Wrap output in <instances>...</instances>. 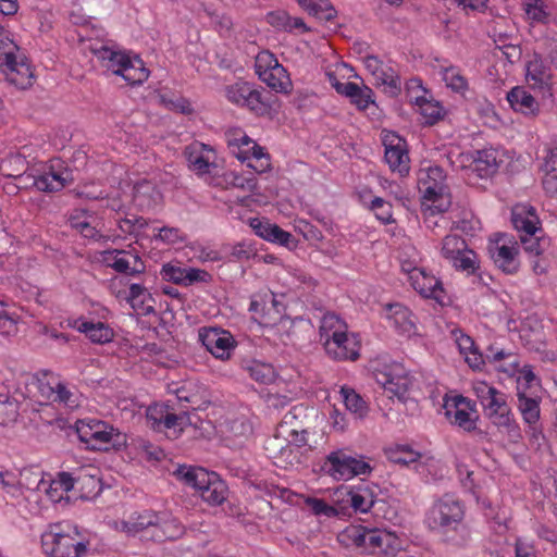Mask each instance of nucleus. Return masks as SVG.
<instances>
[{
	"instance_id": "nucleus-1",
	"label": "nucleus",
	"mask_w": 557,
	"mask_h": 557,
	"mask_svg": "<svg viewBox=\"0 0 557 557\" xmlns=\"http://www.w3.org/2000/svg\"><path fill=\"white\" fill-rule=\"evenodd\" d=\"M122 531L135 535L140 533L153 542L175 541L185 533L184 524L165 511L134 512L121 522Z\"/></svg>"
},
{
	"instance_id": "nucleus-2",
	"label": "nucleus",
	"mask_w": 557,
	"mask_h": 557,
	"mask_svg": "<svg viewBox=\"0 0 557 557\" xmlns=\"http://www.w3.org/2000/svg\"><path fill=\"white\" fill-rule=\"evenodd\" d=\"M88 545L86 535L70 522L50 524L41 534L42 550L49 557H82Z\"/></svg>"
},
{
	"instance_id": "nucleus-3",
	"label": "nucleus",
	"mask_w": 557,
	"mask_h": 557,
	"mask_svg": "<svg viewBox=\"0 0 557 557\" xmlns=\"http://www.w3.org/2000/svg\"><path fill=\"white\" fill-rule=\"evenodd\" d=\"M338 540L345 545H354L364 553L396 555L401 542L395 533L381 529H369L361 524L347 527Z\"/></svg>"
},
{
	"instance_id": "nucleus-4",
	"label": "nucleus",
	"mask_w": 557,
	"mask_h": 557,
	"mask_svg": "<svg viewBox=\"0 0 557 557\" xmlns=\"http://www.w3.org/2000/svg\"><path fill=\"white\" fill-rule=\"evenodd\" d=\"M95 54L102 67L121 76L131 86L141 85L150 75V71L138 55L107 46L97 49Z\"/></svg>"
},
{
	"instance_id": "nucleus-5",
	"label": "nucleus",
	"mask_w": 557,
	"mask_h": 557,
	"mask_svg": "<svg viewBox=\"0 0 557 557\" xmlns=\"http://www.w3.org/2000/svg\"><path fill=\"white\" fill-rule=\"evenodd\" d=\"M174 474L184 484L199 492L203 502L211 506L222 505L228 496V486L215 472L201 467L180 466Z\"/></svg>"
},
{
	"instance_id": "nucleus-6",
	"label": "nucleus",
	"mask_w": 557,
	"mask_h": 557,
	"mask_svg": "<svg viewBox=\"0 0 557 557\" xmlns=\"http://www.w3.org/2000/svg\"><path fill=\"white\" fill-rule=\"evenodd\" d=\"M447 175L443 168L430 165L418 172V189L421 194V206H433L440 210H448L451 195L446 183Z\"/></svg>"
},
{
	"instance_id": "nucleus-7",
	"label": "nucleus",
	"mask_w": 557,
	"mask_h": 557,
	"mask_svg": "<svg viewBox=\"0 0 557 557\" xmlns=\"http://www.w3.org/2000/svg\"><path fill=\"white\" fill-rule=\"evenodd\" d=\"M225 140L231 153L257 173L270 169V156L264 148L252 140L240 127H232L225 132Z\"/></svg>"
},
{
	"instance_id": "nucleus-8",
	"label": "nucleus",
	"mask_w": 557,
	"mask_h": 557,
	"mask_svg": "<svg viewBox=\"0 0 557 557\" xmlns=\"http://www.w3.org/2000/svg\"><path fill=\"white\" fill-rule=\"evenodd\" d=\"M463 505L454 495L445 494L437 499L428 513V523L431 529L448 531H466L462 520Z\"/></svg>"
},
{
	"instance_id": "nucleus-9",
	"label": "nucleus",
	"mask_w": 557,
	"mask_h": 557,
	"mask_svg": "<svg viewBox=\"0 0 557 557\" xmlns=\"http://www.w3.org/2000/svg\"><path fill=\"white\" fill-rule=\"evenodd\" d=\"M297 407L285 413L277 426V435L270 441L267 450L271 451L278 448L277 453H271V457L284 456L286 451H292V445L302 447L308 444V432L299 425L297 420Z\"/></svg>"
},
{
	"instance_id": "nucleus-10",
	"label": "nucleus",
	"mask_w": 557,
	"mask_h": 557,
	"mask_svg": "<svg viewBox=\"0 0 557 557\" xmlns=\"http://www.w3.org/2000/svg\"><path fill=\"white\" fill-rule=\"evenodd\" d=\"M441 256L456 270L473 275L480 268L478 255L459 235H446L441 244Z\"/></svg>"
},
{
	"instance_id": "nucleus-11",
	"label": "nucleus",
	"mask_w": 557,
	"mask_h": 557,
	"mask_svg": "<svg viewBox=\"0 0 557 557\" xmlns=\"http://www.w3.org/2000/svg\"><path fill=\"white\" fill-rule=\"evenodd\" d=\"M76 432L81 442L92 450H107L115 445L120 432L109 423L96 419H83L76 423Z\"/></svg>"
},
{
	"instance_id": "nucleus-12",
	"label": "nucleus",
	"mask_w": 557,
	"mask_h": 557,
	"mask_svg": "<svg viewBox=\"0 0 557 557\" xmlns=\"http://www.w3.org/2000/svg\"><path fill=\"white\" fill-rule=\"evenodd\" d=\"M256 73L270 88L278 92H288L292 81L285 67L269 50L260 51L255 61Z\"/></svg>"
},
{
	"instance_id": "nucleus-13",
	"label": "nucleus",
	"mask_w": 557,
	"mask_h": 557,
	"mask_svg": "<svg viewBox=\"0 0 557 557\" xmlns=\"http://www.w3.org/2000/svg\"><path fill=\"white\" fill-rule=\"evenodd\" d=\"M373 375L377 384L398 398H403L413 385L409 371L396 361L380 363Z\"/></svg>"
},
{
	"instance_id": "nucleus-14",
	"label": "nucleus",
	"mask_w": 557,
	"mask_h": 557,
	"mask_svg": "<svg viewBox=\"0 0 557 557\" xmlns=\"http://www.w3.org/2000/svg\"><path fill=\"white\" fill-rule=\"evenodd\" d=\"M519 244L508 234H496L488 245V252L494 264L505 274H516L520 267Z\"/></svg>"
},
{
	"instance_id": "nucleus-15",
	"label": "nucleus",
	"mask_w": 557,
	"mask_h": 557,
	"mask_svg": "<svg viewBox=\"0 0 557 557\" xmlns=\"http://www.w3.org/2000/svg\"><path fill=\"white\" fill-rule=\"evenodd\" d=\"M225 97L233 104L245 108L257 115L269 112L270 106L264 100L262 92L253 84L237 81L225 87Z\"/></svg>"
},
{
	"instance_id": "nucleus-16",
	"label": "nucleus",
	"mask_w": 557,
	"mask_h": 557,
	"mask_svg": "<svg viewBox=\"0 0 557 557\" xmlns=\"http://www.w3.org/2000/svg\"><path fill=\"white\" fill-rule=\"evenodd\" d=\"M324 468L335 480H349L371 471V467L367 461L352 457L344 450L332 451L326 457Z\"/></svg>"
},
{
	"instance_id": "nucleus-17",
	"label": "nucleus",
	"mask_w": 557,
	"mask_h": 557,
	"mask_svg": "<svg viewBox=\"0 0 557 557\" xmlns=\"http://www.w3.org/2000/svg\"><path fill=\"white\" fill-rule=\"evenodd\" d=\"M199 341L206 349L222 361L231 359L237 342L231 332L221 327H201L198 332Z\"/></svg>"
},
{
	"instance_id": "nucleus-18",
	"label": "nucleus",
	"mask_w": 557,
	"mask_h": 557,
	"mask_svg": "<svg viewBox=\"0 0 557 557\" xmlns=\"http://www.w3.org/2000/svg\"><path fill=\"white\" fill-rule=\"evenodd\" d=\"M446 417L451 424L457 425L465 432L476 430L479 413L475 403L468 397L458 395L446 403Z\"/></svg>"
},
{
	"instance_id": "nucleus-19",
	"label": "nucleus",
	"mask_w": 557,
	"mask_h": 557,
	"mask_svg": "<svg viewBox=\"0 0 557 557\" xmlns=\"http://www.w3.org/2000/svg\"><path fill=\"white\" fill-rule=\"evenodd\" d=\"M525 82L535 92L552 96L554 74L550 64L534 53L525 63Z\"/></svg>"
},
{
	"instance_id": "nucleus-20",
	"label": "nucleus",
	"mask_w": 557,
	"mask_h": 557,
	"mask_svg": "<svg viewBox=\"0 0 557 557\" xmlns=\"http://www.w3.org/2000/svg\"><path fill=\"white\" fill-rule=\"evenodd\" d=\"M385 147L384 159L392 172L404 177L410 171V157L407 141L395 133H387L383 137Z\"/></svg>"
},
{
	"instance_id": "nucleus-21",
	"label": "nucleus",
	"mask_w": 557,
	"mask_h": 557,
	"mask_svg": "<svg viewBox=\"0 0 557 557\" xmlns=\"http://www.w3.org/2000/svg\"><path fill=\"white\" fill-rule=\"evenodd\" d=\"M472 389L482 406L484 416L487 419H491L510 408L507 395L484 381L474 382Z\"/></svg>"
},
{
	"instance_id": "nucleus-22",
	"label": "nucleus",
	"mask_w": 557,
	"mask_h": 557,
	"mask_svg": "<svg viewBox=\"0 0 557 557\" xmlns=\"http://www.w3.org/2000/svg\"><path fill=\"white\" fill-rule=\"evenodd\" d=\"M102 261L115 272L135 276L146 269L139 255L132 250L111 249L102 252Z\"/></svg>"
},
{
	"instance_id": "nucleus-23",
	"label": "nucleus",
	"mask_w": 557,
	"mask_h": 557,
	"mask_svg": "<svg viewBox=\"0 0 557 557\" xmlns=\"http://www.w3.org/2000/svg\"><path fill=\"white\" fill-rule=\"evenodd\" d=\"M73 181L72 172L60 160L51 161L42 171L37 170V190L57 193Z\"/></svg>"
},
{
	"instance_id": "nucleus-24",
	"label": "nucleus",
	"mask_w": 557,
	"mask_h": 557,
	"mask_svg": "<svg viewBox=\"0 0 557 557\" xmlns=\"http://www.w3.org/2000/svg\"><path fill=\"white\" fill-rule=\"evenodd\" d=\"M184 153L189 169L199 176L211 174L218 168L215 150L209 145L194 141L186 146Z\"/></svg>"
},
{
	"instance_id": "nucleus-25",
	"label": "nucleus",
	"mask_w": 557,
	"mask_h": 557,
	"mask_svg": "<svg viewBox=\"0 0 557 557\" xmlns=\"http://www.w3.org/2000/svg\"><path fill=\"white\" fill-rule=\"evenodd\" d=\"M40 394L48 400L63 404L70 409L79 406V395L71 391L57 375H46L39 384Z\"/></svg>"
},
{
	"instance_id": "nucleus-26",
	"label": "nucleus",
	"mask_w": 557,
	"mask_h": 557,
	"mask_svg": "<svg viewBox=\"0 0 557 557\" xmlns=\"http://www.w3.org/2000/svg\"><path fill=\"white\" fill-rule=\"evenodd\" d=\"M337 343L327 342L323 345L326 355L337 361H355L360 357L361 339L358 333L348 332L336 337Z\"/></svg>"
},
{
	"instance_id": "nucleus-27",
	"label": "nucleus",
	"mask_w": 557,
	"mask_h": 557,
	"mask_svg": "<svg viewBox=\"0 0 557 557\" xmlns=\"http://www.w3.org/2000/svg\"><path fill=\"white\" fill-rule=\"evenodd\" d=\"M345 502L356 512L366 513L375 510V507L381 503L377 499V486L367 482L351 486L346 492Z\"/></svg>"
},
{
	"instance_id": "nucleus-28",
	"label": "nucleus",
	"mask_w": 557,
	"mask_h": 557,
	"mask_svg": "<svg viewBox=\"0 0 557 557\" xmlns=\"http://www.w3.org/2000/svg\"><path fill=\"white\" fill-rule=\"evenodd\" d=\"M385 318L399 335L411 337L417 334L416 317L408 307L389 304L385 308Z\"/></svg>"
},
{
	"instance_id": "nucleus-29",
	"label": "nucleus",
	"mask_w": 557,
	"mask_h": 557,
	"mask_svg": "<svg viewBox=\"0 0 557 557\" xmlns=\"http://www.w3.org/2000/svg\"><path fill=\"white\" fill-rule=\"evenodd\" d=\"M412 288L424 298H431L442 302L445 297V290L442 282L424 268L413 272L408 280Z\"/></svg>"
},
{
	"instance_id": "nucleus-30",
	"label": "nucleus",
	"mask_w": 557,
	"mask_h": 557,
	"mask_svg": "<svg viewBox=\"0 0 557 557\" xmlns=\"http://www.w3.org/2000/svg\"><path fill=\"white\" fill-rule=\"evenodd\" d=\"M7 82L20 89H26L34 84V73L28 59L23 54L9 64L0 66Z\"/></svg>"
},
{
	"instance_id": "nucleus-31",
	"label": "nucleus",
	"mask_w": 557,
	"mask_h": 557,
	"mask_svg": "<svg viewBox=\"0 0 557 557\" xmlns=\"http://www.w3.org/2000/svg\"><path fill=\"white\" fill-rule=\"evenodd\" d=\"M467 160H471L470 166L481 178L492 176L498 171L503 162L500 153L495 148H484L466 156Z\"/></svg>"
},
{
	"instance_id": "nucleus-32",
	"label": "nucleus",
	"mask_w": 557,
	"mask_h": 557,
	"mask_svg": "<svg viewBox=\"0 0 557 557\" xmlns=\"http://www.w3.org/2000/svg\"><path fill=\"white\" fill-rule=\"evenodd\" d=\"M332 86L337 94L349 98L350 102L357 107L358 110H366L370 104H374V92L368 86H359L356 83L347 82L341 83L334 78Z\"/></svg>"
},
{
	"instance_id": "nucleus-33",
	"label": "nucleus",
	"mask_w": 557,
	"mask_h": 557,
	"mask_svg": "<svg viewBox=\"0 0 557 557\" xmlns=\"http://www.w3.org/2000/svg\"><path fill=\"white\" fill-rule=\"evenodd\" d=\"M511 222L520 235L542 233L541 221L535 208L528 205H517L511 212Z\"/></svg>"
},
{
	"instance_id": "nucleus-34",
	"label": "nucleus",
	"mask_w": 557,
	"mask_h": 557,
	"mask_svg": "<svg viewBox=\"0 0 557 557\" xmlns=\"http://www.w3.org/2000/svg\"><path fill=\"white\" fill-rule=\"evenodd\" d=\"M453 336L460 355L465 358L467 364L474 371H480L485 364V358L479 350L473 338L461 330L453 331Z\"/></svg>"
},
{
	"instance_id": "nucleus-35",
	"label": "nucleus",
	"mask_w": 557,
	"mask_h": 557,
	"mask_svg": "<svg viewBox=\"0 0 557 557\" xmlns=\"http://www.w3.org/2000/svg\"><path fill=\"white\" fill-rule=\"evenodd\" d=\"M348 332L346 321L337 313L327 311L322 315L319 325V341L322 346L331 341L337 343L336 337H341Z\"/></svg>"
},
{
	"instance_id": "nucleus-36",
	"label": "nucleus",
	"mask_w": 557,
	"mask_h": 557,
	"mask_svg": "<svg viewBox=\"0 0 557 557\" xmlns=\"http://www.w3.org/2000/svg\"><path fill=\"white\" fill-rule=\"evenodd\" d=\"M517 399L518 410L523 422L528 424L531 430L536 431L541 417V397L535 394V392L524 393L523 389H521L520 393H517Z\"/></svg>"
},
{
	"instance_id": "nucleus-37",
	"label": "nucleus",
	"mask_w": 557,
	"mask_h": 557,
	"mask_svg": "<svg viewBox=\"0 0 557 557\" xmlns=\"http://www.w3.org/2000/svg\"><path fill=\"white\" fill-rule=\"evenodd\" d=\"M506 98L515 111L524 115H536L540 112L539 102L523 86L511 88Z\"/></svg>"
},
{
	"instance_id": "nucleus-38",
	"label": "nucleus",
	"mask_w": 557,
	"mask_h": 557,
	"mask_svg": "<svg viewBox=\"0 0 557 557\" xmlns=\"http://www.w3.org/2000/svg\"><path fill=\"white\" fill-rule=\"evenodd\" d=\"M359 199L361 203L372 211L375 218L383 224H391L394 222L393 206L391 202L381 197L372 196L371 191L368 189L359 193Z\"/></svg>"
},
{
	"instance_id": "nucleus-39",
	"label": "nucleus",
	"mask_w": 557,
	"mask_h": 557,
	"mask_svg": "<svg viewBox=\"0 0 557 557\" xmlns=\"http://www.w3.org/2000/svg\"><path fill=\"white\" fill-rule=\"evenodd\" d=\"M74 327L95 344H106L114 337V331L103 322L77 320Z\"/></svg>"
},
{
	"instance_id": "nucleus-40",
	"label": "nucleus",
	"mask_w": 557,
	"mask_h": 557,
	"mask_svg": "<svg viewBox=\"0 0 557 557\" xmlns=\"http://www.w3.org/2000/svg\"><path fill=\"white\" fill-rule=\"evenodd\" d=\"M73 481L74 473L60 472L55 479L51 480L49 483L42 481L40 485L41 488H45L51 502L59 503L73 490Z\"/></svg>"
},
{
	"instance_id": "nucleus-41",
	"label": "nucleus",
	"mask_w": 557,
	"mask_h": 557,
	"mask_svg": "<svg viewBox=\"0 0 557 557\" xmlns=\"http://www.w3.org/2000/svg\"><path fill=\"white\" fill-rule=\"evenodd\" d=\"M95 218L86 210H75L69 218L70 226L83 237L98 240L101 235L96 225H92Z\"/></svg>"
},
{
	"instance_id": "nucleus-42",
	"label": "nucleus",
	"mask_w": 557,
	"mask_h": 557,
	"mask_svg": "<svg viewBox=\"0 0 557 557\" xmlns=\"http://www.w3.org/2000/svg\"><path fill=\"white\" fill-rule=\"evenodd\" d=\"M267 22L274 28L284 32L299 29L301 33L309 30L301 17H292L286 11H273L267 14Z\"/></svg>"
},
{
	"instance_id": "nucleus-43",
	"label": "nucleus",
	"mask_w": 557,
	"mask_h": 557,
	"mask_svg": "<svg viewBox=\"0 0 557 557\" xmlns=\"http://www.w3.org/2000/svg\"><path fill=\"white\" fill-rule=\"evenodd\" d=\"M99 486L100 480L95 468H82L74 474L73 488H78L85 496L97 494L100 490Z\"/></svg>"
},
{
	"instance_id": "nucleus-44",
	"label": "nucleus",
	"mask_w": 557,
	"mask_h": 557,
	"mask_svg": "<svg viewBox=\"0 0 557 557\" xmlns=\"http://www.w3.org/2000/svg\"><path fill=\"white\" fill-rule=\"evenodd\" d=\"M374 81L376 86L391 97H396L401 91L400 77L391 65L385 64L384 69L380 70L379 74L374 77Z\"/></svg>"
},
{
	"instance_id": "nucleus-45",
	"label": "nucleus",
	"mask_w": 557,
	"mask_h": 557,
	"mask_svg": "<svg viewBox=\"0 0 557 557\" xmlns=\"http://www.w3.org/2000/svg\"><path fill=\"white\" fill-rule=\"evenodd\" d=\"M28 161L22 152L10 153L0 162V173L5 177L15 178L28 170Z\"/></svg>"
},
{
	"instance_id": "nucleus-46",
	"label": "nucleus",
	"mask_w": 557,
	"mask_h": 557,
	"mask_svg": "<svg viewBox=\"0 0 557 557\" xmlns=\"http://www.w3.org/2000/svg\"><path fill=\"white\" fill-rule=\"evenodd\" d=\"M416 107L423 116L424 123L428 125H434L444 116V109L442 104L431 97H416Z\"/></svg>"
},
{
	"instance_id": "nucleus-47",
	"label": "nucleus",
	"mask_w": 557,
	"mask_h": 557,
	"mask_svg": "<svg viewBox=\"0 0 557 557\" xmlns=\"http://www.w3.org/2000/svg\"><path fill=\"white\" fill-rule=\"evenodd\" d=\"M388 459L395 463L410 465L420 462L422 459H430L425 455L413 450L408 445H396L386 450Z\"/></svg>"
},
{
	"instance_id": "nucleus-48",
	"label": "nucleus",
	"mask_w": 557,
	"mask_h": 557,
	"mask_svg": "<svg viewBox=\"0 0 557 557\" xmlns=\"http://www.w3.org/2000/svg\"><path fill=\"white\" fill-rule=\"evenodd\" d=\"M188 423L189 417L186 412L176 414L168 411L157 432H163L169 438H177Z\"/></svg>"
},
{
	"instance_id": "nucleus-49",
	"label": "nucleus",
	"mask_w": 557,
	"mask_h": 557,
	"mask_svg": "<svg viewBox=\"0 0 557 557\" xmlns=\"http://www.w3.org/2000/svg\"><path fill=\"white\" fill-rule=\"evenodd\" d=\"M341 395L343 397L345 407L349 410L356 418H363L368 413V405L363 400V398L355 392V389L343 386L341 388Z\"/></svg>"
},
{
	"instance_id": "nucleus-50",
	"label": "nucleus",
	"mask_w": 557,
	"mask_h": 557,
	"mask_svg": "<svg viewBox=\"0 0 557 557\" xmlns=\"http://www.w3.org/2000/svg\"><path fill=\"white\" fill-rule=\"evenodd\" d=\"M23 54L20 47L11 38L10 33L0 26V66L9 64V62Z\"/></svg>"
},
{
	"instance_id": "nucleus-51",
	"label": "nucleus",
	"mask_w": 557,
	"mask_h": 557,
	"mask_svg": "<svg viewBox=\"0 0 557 557\" xmlns=\"http://www.w3.org/2000/svg\"><path fill=\"white\" fill-rule=\"evenodd\" d=\"M442 77L446 86L453 91L465 95L469 89L468 79L461 74L457 66H446L442 69Z\"/></svg>"
},
{
	"instance_id": "nucleus-52",
	"label": "nucleus",
	"mask_w": 557,
	"mask_h": 557,
	"mask_svg": "<svg viewBox=\"0 0 557 557\" xmlns=\"http://www.w3.org/2000/svg\"><path fill=\"white\" fill-rule=\"evenodd\" d=\"M421 261L420 252L413 247L405 248L399 255L400 270L407 275L408 280L413 275V272L422 269Z\"/></svg>"
},
{
	"instance_id": "nucleus-53",
	"label": "nucleus",
	"mask_w": 557,
	"mask_h": 557,
	"mask_svg": "<svg viewBox=\"0 0 557 557\" xmlns=\"http://www.w3.org/2000/svg\"><path fill=\"white\" fill-rule=\"evenodd\" d=\"M247 370L250 377L261 384H270L276 377L275 369L270 363L255 361Z\"/></svg>"
},
{
	"instance_id": "nucleus-54",
	"label": "nucleus",
	"mask_w": 557,
	"mask_h": 557,
	"mask_svg": "<svg viewBox=\"0 0 557 557\" xmlns=\"http://www.w3.org/2000/svg\"><path fill=\"white\" fill-rule=\"evenodd\" d=\"M424 223L428 228L435 230L436 227L447 228L449 221L444 216L447 210H440L433 206H421Z\"/></svg>"
},
{
	"instance_id": "nucleus-55",
	"label": "nucleus",
	"mask_w": 557,
	"mask_h": 557,
	"mask_svg": "<svg viewBox=\"0 0 557 557\" xmlns=\"http://www.w3.org/2000/svg\"><path fill=\"white\" fill-rule=\"evenodd\" d=\"M519 375L517 377V393L523 389L524 393L534 392V387H540L541 381L534 374L531 366L525 364L521 369H518Z\"/></svg>"
},
{
	"instance_id": "nucleus-56",
	"label": "nucleus",
	"mask_w": 557,
	"mask_h": 557,
	"mask_svg": "<svg viewBox=\"0 0 557 557\" xmlns=\"http://www.w3.org/2000/svg\"><path fill=\"white\" fill-rule=\"evenodd\" d=\"M540 233L533 235H520V243L523 247L525 253L530 256L543 255L548 246V242L546 238L539 235Z\"/></svg>"
},
{
	"instance_id": "nucleus-57",
	"label": "nucleus",
	"mask_w": 557,
	"mask_h": 557,
	"mask_svg": "<svg viewBox=\"0 0 557 557\" xmlns=\"http://www.w3.org/2000/svg\"><path fill=\"white\" fill-rule=\"evenodd\" d=\"M186 269L187 267H181L178 263L169 262L162 265L160 274L166 282H172L176 285L185 286Z\"/></svg>"
},
{
	"instance_id": "nucleus-58",
	"label": "nucleus",
	"mask_w": 557,
	"mask_h": 557,
	"mask_svg": "<svg viewBox=\"0 0 557 557\" xmlns=\"http://www.w3.org/2000/svg\"><path fill=\"white\" fill-rule=\"evenodd\" d=\"M5 307L7 304L0 300V334L10 336L17 332L18 315L9 313Z\"/></svg>"
},
{
	"instance_id": "nucleus-59",
	"label": "nucleus",
	"mask_w": 557,
	"mask_h": 557,
	"mask_svg": "<svg viewBox=\"0 0 557 557\" xmlns=\"http://www.w3.org/2000/svg\"><path fill=\"white\" fill-rule=\"evenodd\" d=\"M18 414L17 404L8 395H0V425L14 422Z\"/></svg>"
},
{
	"instance_id": "nucleus-60",
	"label": "nucleus",
	"mask_w": 557,
	"mask_h": 557,
	"mask_svg": "<svg viewBox=\"0 0 557 557\" xmlns=\"http://www.w3.org/2000/svg\"><path fill=\"white\" fill-rule=\"evenodd\" d=\"M154 239L166 245H175L185 242L186 237L178 227L163 226L154 234Z\"/></svg>"
},
{
	"instance_id": "nucleus-61",
	"label": "nucleus",
	"mask_w": 557,
	"mask_h": 557,
	"mask_svg": "<svg viewBox=\"0 0 557 557\" xmlns=\"http://www.w3.org/2000/svg\"><path fill=\"white\" fill-rule=\"evenodd\" d=\"M507 444H518L522 440V431L516 419L496 428Z\"/></svg>"
},
{
	"instance_id": "nucleus-62",
	"label": "nucleus",
	"mask_w": 557,
	"mask_h": 557,
	"mask_svg": "<svg viewBox=\"0 0 557 557\" xmlns=\"http://www.w3.org/2000/svg\"><path fill=\"white\" fill-rule=\"evenodd\" d=\"M307 12L310 15L324 21H331L336 16V11L330 0H314Z\"/></svg>"
},
{
	"instance_id": "nucleus-63",
	"label": "nucleus",
	"mask_w": 557,
	"mask_h": 557,
	"mask_svg": "<svg viewBox=\"0 0 557 557\" xmlns=\"http://www.w3.org/2000/svg\"><path fill=\"white\" fill-rule=\"evenodd\" d=\"M168 411V407L162 404H154L149 406L146 411V418L149 426L154 431H158L162 425Z\"/></svg>"
},
{
	"instance_id": "nucleus-64",
	"label": "nucleus",
	"mask_w": 557,
	"mask_h": 557,
	"mask_svg": "<svg viewBox=\"0 0 557 557\" xmlns=\"http://www.w3.org/2000/svg\"><path fill=\"white\" fill-rule=\"evenodd\" d=\"M145 196H148L150 199L154 200L159 197V193L156 189L154 185L148 181H141L136 183L134 186V198L138 202L139 206H145L146 202L141 200ZM149 206V202H147Z\"/></svg>"
}]
</instances>
